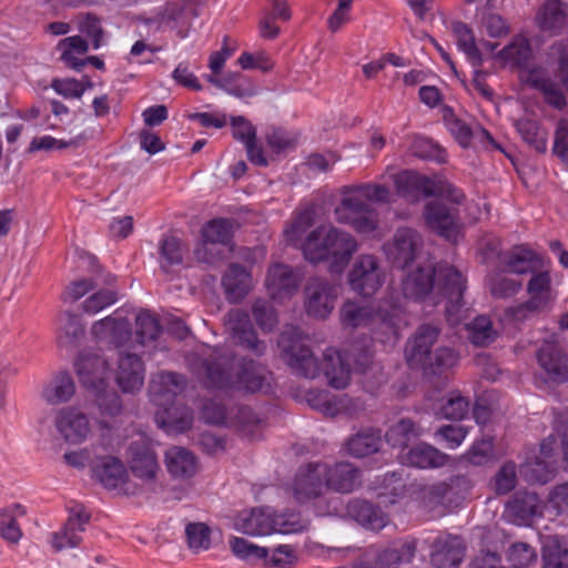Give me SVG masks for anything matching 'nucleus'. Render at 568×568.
<instances>
[{"instance_id": "a18cd8bd", "label": "nucleus", "mask_w": 568, "mask_h": 568, "mask_svg": "<svg viewBox=\"0 0 568 568\" xmlns=\"http://www.w3.org/2000/svg\"><path fill=\"white\" fill-rule=\"evenodd\" d=\"M566 8L557 0L546 2L537 13V22L542 31L554 32L561 28L566 19Z\"/></svg>"}, {"instance_id": "4c0bfd02", "label": "nucleus", "mask_w": 568, "mask_h": 568, "mask_svg": "<svg viewBox=\"0 0 568 568\" xmlns=\"http://www.w3.org/2000/svg\"><path fill=\"white\" fill-rule=\"evenodd\" d=\"M527 291L530 307L538 312L547 310L556 298L548 272L535 273L528 282Z\"/></svg>"}, {"instance_id": "a878e982", "label": "nucleus", "mask_w": 568, "mask_h": 568, "mask_svg": "<svg viewBox=\"0 0 568 568\" xmlns=\"http://www.w3.org/2000/svg\"><path fill=\"white\" fill-rule=\"evenodd\" d=\"M519 77L523 82L539 90L542 93L545 101L549 105L558 110H561L566 106L567 101L564 92L555 82L548 78L544 68H523Z\"/></svg>"}, {"instance_id": "f704fd0d", "label": "nucleus", "mask_w": 568, "mask_h": 568, "mask_svg": "<svg viewBox=\"0 0 568 568\" xmlns=\"http://www.w3.org/2000/svg\"><path fill=\"white\" fill-rule=\"evenodd\" d=\"M544 503L535 493H519L506 507V515L517 525H526L542 514Z\"/></svg>"}, {"instance_id": "2f4dec72", "label": "nucleus", "mask_w": 568, "mask_h": 568, "mask_svg": "<svg viewBox=\"0 0 568 568\" xmlns=\"http://www.w3.org/2000/svg\"><path fill=\"white\" fill-rule=\"evenodd\" d=\"M542 257L526 246L515 247L500 256V265L505 272L510 274L534 273L541 267Z\"/></svg>"}, {"instance_id": "79ce46f5", "label": "nucleus", "mask_w": 568, "mask_h": 568, "mask_svg": "<svg viewBox=\"0 0 568 568\" xmlns=\"http://www.w3.org/2000/svg\"><path fill=\"white\" fill-rule=\"evenodd\" d=\"M135 336L131 335V339H129V347L142 348L149 342L154 341L160 334V325L158 320L151 315L149 312H141L136 315L135 320Z\"/></svg>"}, {"instance_id": "412c9836", "label": "nucleus", "mask_w": 568, "mask_h": 568, "mask_svg": "<svg viewBox=\"0 0 568 568\" xmlns=\"http://www.w3.org/2000/svg\"><path fill=\"white\" fill-rule=\"evenodd\" d=\"M301 274L284 264L272 265L266 275V290L271 298L282 303L293 297L300 286Z\"/></svg>"}, {"instance_id": "7ed1b4c3", "label": "nucleus", "mask_w": 568, "mask_h": 568, "mask_svg": "<svg viewBox=\"0 0 568 568\" xmlns=\"http://www.w3.org/2000/svg\"><path fill=\"white\" fill-rule=\"evenodd\" d=\"M466 281L460 272L450 265L432 263L419 266L409 272L403 281L402 292L406 300L429 301L438 304L442 298L447 300L445 310L447 320L452 325H457L464 320L463 293Z\"/></svg>"}, {"instance_id": "c85d7f7f", "label": "nucleus", "mask_w": 568, "mask_h": 568, "mask_svg": "<svg viewBox=\"0 0 568 568\" xmlns=\"http://www.w3.org/2000/svg\"><path fill=\"white\" fill-rule=\"evenodd\" d=\"M416 552L414 540H396L375 551V568H399L413 560Z\"/></svg>"}, {"instance_id": "9b49d317", "label": "nucleus", "mask_w": 568, "mask_h": 568, "mask_svg": "<svg viewBox=\"0 0 568 568\" xmlns=\"http://www.w3.org/2000/svg\"><path fill=\"white\" fill-rule=\"evenodd\" d=\"M235 50L236 44L231 43L229 38H224L221 50H217L210 55L209 68L213 74L209 77V81L236 98L252 97L256 94L255 87L248 80L243 79L239 72H231L223 79H219L216 77L222 71L226 60L233 55Z\"/></svg>"}, {"instance_id": "9d476101", "label": "nucleus", "mask_w": 568, "mask_h": 568, "mask_svg": "<svg viewBox=\"0 0 568 568\" xmlns=\"http://www.w3.org/2000/svg\"><path fill=\"white\" fill-rule=\"evenodd\" d=\"M385 280L386 274L378 257L371 253L359 254L347 273L349 287L363 297L375 295Z\"/></svg>"}, {"instance_id": "20e7f679", "label": "nucleus", "mask_w": 568, "mask_h": 568, "mask_svg": "<svg viewBox=\"0 0 568 568\" xmlns=\"http://www.w3.org/2000/svg\"><path fill=\"white\" fill-rule=\"evenodd\" d=\"M339 321L344 327L368 328L375 338L385 346H394L400 332L408 325V315L404 304L389 292L377 304H363L347 300L341 307Z\"/></svg>"}, {"instance_id": "5fc2aeb1", "label": "nucleus", "mask_w": 568, "mask_h": 568, "mask_svg": "<svg viewBox=\"0 0 568 568\" xmlns=\"http://www.w3.org/2000/svg\"><path fill=\"white\" fill-rule=\"evenodd\" d=\"M516 128L527 143L534 145L538 151L546 150V134L536 121L520 119L516 122Z\"/></svg>"}, {"instance_id": "dca6fc26", "label": "nucleus", "mask_w": 568, "mask_h": 568, "mask_svg": "<svg viewBox=\"0 0 568 568\" xmlns=\"http://www.w3.org/2000/svg\"><path fill=\"white\" fill-rule=\"evenodd\" d=\"M203 417L210 424L229 425L250 439H256L261 428L260 419L248 407H239L236 414L229 418L224 407L215 404L206 405Z\"/></svg>"}, {"instance_id": "bb28decb", "label": "nucleus", "mask_w": 568, "mask_h": 568, "mask_svg": "<svg viewBox=\"0 0 568 568\" xmlns=\"http://www.w3.org/2000/svg\"><path fill=\"white\" fill-rule=\"evenodd\" d=\"M465 556V544L458 536L440 535L433 544L432 564L436 568H454Z\"/></svg>"}, {"instance_id": "423d86ee", "label": "nucleus", "mask_w": 568, "mask_h": 568, "mask_svg": "<svg viewBox=\"0 0 568 568\" xmlns=\"http://www.w3.org/2000/svg\"><path fill=\"white\" fill-rule=\"evenodd\" d=\"M389 189L377 183L345 186L341 202L334 210L336 222L352 226L357 233L373 234L378 226L377 214L371 203L390 202Z\"/></svg>"}, {"instance_id": "8fccbe9b", "label": "nucleus", "mask_w": 568, "mask_h": 568, "mask_svg": "<svg viewBox=\"0 0 568 568\" xmlns=\"http://www.w3.org/2000/svg\"><path fill=\"white\" fill-rule=\"evenodd\" d=\"M62 50V60L73 69H80L84 65V60H79L75 54H84L89 45L84 39L79 36L68 37L59 42Z\"/></svg>"}, {"instance_id": "72a5a7b5", "label": "nucleus", "mask_w": 568, "mask_h": 568, "mask_svg": "<svg viewBox=\"0 0 568 568\" xmlns=\"http://www.w3.org/2000/svg\"><path fill=\"white\" fill-rule=\"evenodd\" d=\"M232 235V225L223 219L212 220L202 229V244L195 250V257L200 262H213L212 254L207 253V244H226Z\"/></svg>"}, {"instance_id": "1a4fd4ad", "label": "nucleus", "mask_w": 568, "mask_h": 568, "mask_svg": "<svg viewBox=\"0 0 568 568\" xmlns=\"http://www.w3.org/2000/svg\"><path fill=\"white\" fill-rule=\"evenodd\" d=\"M398 196L409 202L422 197L436 196L459 204L464 193L443 178L429 179L414 171H400L390 176Z\"/></svg>"}, {"instance_id": "774afa93", "label": "nucleus", "mask_w": 568, "mask_h": 568, "mask_svg": "<svg viewBox=\"0 0 568 568\" xmlns=\"http://www.w3.org/2000/svg\"><path fill=\"white\" fill-rule=\"evenodd\" d=\"M469 403L458 394H452L442 406V414L447 419H462L467 414Z\"/></svg>"}, {"instance_id": "338daca9", "label": "nucleus", "mask_w": 568, "mask_h": 568, "mask_svg": "<svg viewBox=\"0 0 568 568\" xmlns=\"http://www.w3.org/2000/svg\"><path fill=\"white\" fill-rule=\"evenodd\" d=\"M51 87L58 94L67 99H80L87 90V85L75 79H55Z\"/></svg>"}, {"instance_id": "c756f323", "label": "nucleus", "mask_w": 568, "mask_h": 568, "mask_svg": "<svg viewBox=\"0 0 568 568\" xmlns=\"http://www.w3.org/2000/svg\"><path fill=\"white\" fill-rule=\"evenodd\" d=\"M400 464L416 468H437L448 463L449 457L432 445L417 444L407 452L398 453Z\"/></svg>"}, {"instance_id": "7c9ffc66", "label": "nucleus", "mask_w": 568, "mask_h": 568, "mask_svg": "<svg viewBox=\"0 0 568 568\" xmlns=\"http://www.w3.org/2000/svg\"><path fill=\"white\" fill-rule=\"evenodd\" d=\"M306 400L314 409L332 417L341 414L352 415L357 409V404L347 396L335 397L326 390H311L306 394Z\"/></svg>"}, {"instance_id": "b1692460", "label": "nucleus", "mask_w": 568, "mask_h": 568, "mask_svg": "<svg viewBox=\"0 0 568 568\" xmlns=\"http://www.w3.org/2000/svg\"><path fill=\"white\" fill-rule=\"evenodd\" d=\"M225 328L235 344L257 354L263 353L264 344L257 339L248 314L240 308L230 311L224 321Z\"/></svg>"}, {"instance_id": "ea45409f", "label": "nucleus", "mask_w": 568, "mask_h": 568, "mask_svg": "<svg viewBox=\"0 0 568 568\" xmlns=\"http://www.w3.org/2000/svg\"><path fill=\"white\" fill-rule=\"evenodd\" d=\"M165 465L175 478H187L196 471L194 455L182 447H172L165 453Z\"/></svg>"}, {"instance_id": "0e129e2a", "label": "nucleus", "mask_w": 568, "mask_h": 568, "mask_svg": "<svg viewBox=\"0 0 568 568\" xmlns=\"http://www.w3.org/2000/svg\"><path fill=\"white\" fill-rule=\"evenodd\" d=\"M266 558H268V562L274 567L292 568L298 561V554L291 545H280Z\"/></svg>"}, {"instance_id": "49530a36", "label": "nucleus", "mask_w": 568, "mask_h": 568, "mask_svg": "<svg viewBox=\"0 0 568 568\" xmlns=\"http://www.w3.org/2000/svg\"><path fill=\"white\" fill-rule=\"evenodd\" d=\"M544 568H568V549L557 536H548L542 547Z\"/></svg>"}, {"instance_id": "39448f33", "label": "nucleus", "mask_w": 568, "mask_h": 568, "mask_svg": "<svg viewBox=\"0 0 568 568\" xmlns=\"http://www.w3.org/2000/svg\"><path fill=\"white\" fill-rule=\"evenodd\" d=\"M278 346L282 349L283 357L296 373L307 378H314L320 374L321 367L317 359L305 346L298 329L291 328L283 332L278 339ZM322 365V369L332 387L344 388L348 385L351 379L349 363L339 351L327 348Z\"/></svg>"}, {"instance_id": "a19ab883", "label": "nucleus", "mask_w": 568, "mask_h": 568, "mask_svg": "<svg viewBox=\"0 0 568 568\" xmlns=\"http://www.w3.org/2000/svg\"><path fill=\"white\" fill-rule=\"evenodd\" d=\"M26 514L21 505L0 508V536L9 544H18L22 538V530L18 519Z\"/></svg>"}, {"instance_id": "e433bc0d", "label": "nucleus", "mask_w": 568, "mask_h": 568, "mask_svg": "<svg viewBox=\"0 0 568 568\" xmlns=\"http://www.w3.org/2000/svg\"><path fill=\"white\" fill-rule=\"evenodd\" d=\"M326 484L328 490L337 493H351L359 484V471L349 463L327 464Z\"/></svg>"}, {"instance_id": "2eb2a0df", "label": "nucleus", "mask_w": 568, "mask_h": 568, "mask_svg": "<svg viewBox=\"0 0 568 568\" xmlns=\"http://www.w3.org/2000/svg\"><path fill=\"white\" fill-rule=\"evenodd\" d=\"M304 294L306 313L312 317L325 320L335 307L338 286L324 278L314 277L308 281Z\"/></svg>"}, {"instance_id": "69168bd1", "label": "nucleus", "mask_w": 568, "mask_h": 568, "mask_svg": "<svg viewBox=\"0 0 568 568\" xmlns=\"http://www.w3.org/2000/svg\"><path fill=\"white\" fill-rule=\"evenodd\" d=\"M493 453V440L490 438H483L476 440L463 458L471 465H484L487 463Z\"/></svg>"}, {"instance_id": "f3484780", "label": "nucleus", "mask_w": 568, "mask_h": 568, "mask_svg": "<svg viewBox=\"0 0 568 568\" xmlns=\"http://www.w3.org/2000/svg\"><path fill=\"white\" fill-rule=\"evenodd\" d=\"M457 48L474 68L483 65L484 61L494 57L498 44L489 41H476L473 30L462 21L450 24Z\"/></svg>"}, {"instance_id": "de8ad7c7", "label": "nucleus", "mask_w": 568, "mask_h": 568, "mask_svg": "<svg viewBox=\"0 0 568 568\" xmlns=\"http://www.w3.org/2000/svg\"><path fill=\"white\" fill-rule=\"evenodd\" d=\"M381 436L373 430L362 432L349 438L346 444V450L354 457H365L378 450Z\"/></svg>"}, {"instance_id": "4468645a", "label": "nucleus", "mask_w": 568, "mask_h": 568, "mask_svg": "<svg viewBox=\"0 0 568 568\" xmlns=\"http://www.w3.org/2000/svg\"><path fill=\"white\" fill-rule=\"evenodd\" d=\"M420 246L422 237L415 230L400 227L382 248L386 260L394 267L405 268L416 258Z\"/></svg>"}, {"instance_id": "393cba45", "label": "nucleus", "mask_w": 568, "mask_h": 568, "mask_svg": "<svg viewBox=\"0 0 568 568\" xmlns=\"http://www.w3.org/2000/svg\"><path fill=\"white\" fill-rule=\"evenodd\" d=\"M89 521L88 513L81 508L75 507L65 525L58 531L53 532L50 537V544L55 551L75 548L80 545L84 531V527Z\"/></svg>"}, {"instance_id": "37998d69", "label": "nucleus", "mask_w": 568, "mask_h": 568, "mask_svg": "<svg viewBox=\"0 0 568 568\" xmlns=\"http://www.w3.org/2000/svg\"><path fill=\"white\" fill-rule=\"evenodd\" d=\"M420 428L409 419H400L393 425L386 433V442L394 448H398L399 453L407 452V445L413 439L419 437Z\"/></svg>"}, {"instance_id": "0eeeda50", "label": "nucleus", "mask_w": 568, "mask_h": 568, "mask_svg": "<svg viewBox=\"0 0 568 568\" xmlns=\"http://www.w3.org/2000/svg\"><path fill=\"white\" fill-rule=\"evenodd\" d=\"M184 384V378L175 373L156 374L150 382V398L159 407L155 422L169 435L183 433L192 424L190 409L174 405V398L183 390Z\"/></svg>"}, {"instance_id": "5701e85b", "label": "nucleus", "mask_w": 568, "mask_h": 568, "mask_svg": "<svg viewBox=\"0 0 568 568\" xmlns=\"http://www.w3.org/2000/svg\"><path fill=\"white\" fill-rule=\"evenodd\" d=\"M426 224L448 241L456 242L460 233V224L455 209L447 207L439 201H432L425 206Z\"/></svg>"}, {"instance_id": "ddd939ff", "label": "nucleus", "mask_w": 568, "mask_h": 568, "mask_svg": "<svg viewBox=\"0 0 568 568\" xmlns=\"http://www.w3.org/2000/svg\"><path fill=\"white\" fill-rule=\"evenodd\" d=\"M92 477L104 488L119 494H134L124 464L115 456H101L92 460Z\"/></svg>"}, {"instance_id": "473e14b6", "label": "nucleus", "mask_w": 568, "mask_h": 568, "mask_svg": "<svg viewBox=\"0 0 568 568\" xmlns=\"http://www.w3.org/2000/svg\"><path fill=\"white\" fill-rule=\"evenodd\" d=\"M222 285L227 301L237 303L253 288L252 274L239 264H231L223 276Z\"/></svg>"}, {"instance_id": "6e6d98bb", "label": "nucleus", "mask_w": 568, "mask_h": 568, "mask_svg": "<svg viewBox=\"0 0 568 568\" xmlns=\"http://www.w3.org/2000/svg\"><path fill=\"white\" fill-rule=\"evenodd\" d=\"M118 301V293L112 288L98 291L87 297L82 303V310L88 315H95Z\"/></svg>"}, {"instance_id": "cd10ccee", "label": "nucleus", "mask_w": 568, "mask_h": 568, "mask_svg": "<svg viewBox=\"0 0 568 568\" xmlns=\"http://www.w3.org/2000/svg\"><path fill=\"white\" fill-rule=\"evenodd\" d=\"M537 361L550 382L568 379V358L555 343H545L537 353Z\"/></svg>"}, {"instance_id": "3c124183", "label": "nucleus", "mask_w": 568, "mask_h": 568, "mask_svg": "<svg viewBox=\"0 0 568 568\" xmlns=\"http://www.w3.org/2000/svg\"><path fill=\"white\" fill-rule=\"evenodd\" d=\"M466 329L470 342L477 346L487 345L495 338L491 322L486 316H478L470 323H467Z\"/></svg>"}, {"instance_id": "a211bd4d", "label": "nucleus", "mask_w": 568, "mask_h": 568, "mask_svg": "<svg viewBox=\"0 0 568 568\" xmlns=\"http://www.w3.org/2000/svg\"><path fill=\"white\" fill-rule=\"evenodd\" d=\"M128 463L132 474L144 483L155 479L159 471L156 454L150 440L142 434L132 440L128 450Z\"/></svg>"}, {"instance_id": "f257e3e1", "label": "nucleus", "mask_w": 568, "mask_h": 568, "mask_svg": "<svg viewBox=\"0 0 568 568\" xmlns=\"http://www.w3.org/2000/svg\"><path fill=\"white\" fill-rule=\"evenodd\" d=\"M91 331L98 339L114 344L116 351L110 349V354L84 353L74 366L80 383L97 394L103 417L99 420L101 445L114 449L120 442L113 437V426L104 418L116 416L121 412V403L115 392L108 390L111 377H114L122 392L134 393L144 384L145 367L138 354L139 348L129 347L130 322L121 316L120 310L95 322Z\"/></svg>"}, {"instance_id": "13d9d810", "label": "nucleus", "mask_w": 568, "mask_h": 568, "mask_svg": "<svg viewBox=\"0 0 568 568\" xmlns=\"http://www.w3.org/2000/svg\"><path fill=\"white\" fill-rule=\"evenodd\" d=\"M409 151L413 155L422 159H434L437 162L446 161L445 151L432 140L424 136H414L410 142Z\"/></svg>"}, {"instance_id": "680f3d73", "label": "nucleus", "mask_w": 568, "mask_h": 568, "mask_svg": "<svg viewBox=\"0 0 568 568\" xmlns=\"http://www.w3.org/2000/svg\"><path fill=\"white\" fill-rule=\"evenodd\" d=\"M252 311L255 322L262 331H272L277 324V314L267 301L262 298L256 300Z\"/></svg>"}, {"instance_id": "6ab92c4d", "label": "nucleus", "mask_w": 568, "mask_h": 568, "mask_svg": "<svg viewBox=\"0 0 568 568\" xmlns=\"http://www.w3.org/2000/svg\"><path fill=\"white\" fill-rule=\"evenodd\" d=\"M54 425L64 442L73 445L84 443L91 435L88 416L77 407H63L54 417Z\"/></svg>"}, {"instance_id": "58836bf2", "label": "nucleus", "mask_w": 568, "mask_h": 568, "mask_svg": "<svg viewBox=\"0 0 568 568\" xmlns=\"http://www.w3.org/2000/svg\"><path fill=\"white\" fill-rule=\"evenodd\" d=\"M74 393L72 377L65 372H60L44 385L42 398L49 404H61L70 400Z\"/></svg>"}, {"instance_id": "f8f14e48", "label": "nucleus", "mask_w": 568, "mask_h": 568, "mask_svg": "<svg viewBox=\"0 0 568 568\" xmlns=\"http://www.w3.org/2000/svg\"><path fill=\"white\" fill-rule=\"evenodd\" d=\"M327 463H310L301 466L291 484V493L298 504L317 500L328 490L326 484Z\"/></svg>"}, {"instance_id": "aec40b11", "label": "nucleus", "mask_w": 568, "mask_h": 568, "mask_svg": "<svg viewBox=\"0 0 568 568\" xmlns=\"http://www.w3.org/2000/svg\"><path fill=\"white\" fill-rule=\"evenodd\" d=\"M232 527L252 537L274 534V511L270 507H253L243 509L233 518Z\"/></svg>"}, {"instance_id": "f03ea898", "label": "nucleus", "mask_w": 568, "mask_h": 568, "mask_svg": "<svg viewBox=\"0 0 568 568\" xmlns=\"http://www.w3.org/2000/svg\"><path fill=\"white\" fill-rule=\"evenodd\" d=\"M314 223L313 206L296 210L284 229L286 242L298 248L310 263H326L331 273H343L358 250L357 240L351 233L331 224L313 229Z\"/></svg>"}, {"instance_id": "c03bdc74", "label": "nucleus", "mask_w": 568, "mask_h": 568, "mask_svg": "<svg viewBox=\"0 0 568 568\" xmlns=\"http://www.w3.org/2000/svg\"><path fill=\"white\" fill-rule=\"evenodd\" d=\"M530 54L531 49L528 40L523 36H517L504 49L497 53L494 52L493 58L499 59L506 64L521 67L528 61Z\"/></svg>"}, {"instance_id": "c9c22d12", "label": "nucleus", "mask_w": 568, "mask_h": 568, "mask_svg": "<svg viewBox=\"0 0 568 568\" xmlns=\"http://www.w3.org/2000/svg\"><path fill=\"white\" fill-rule=\"evenodd\" d=\"M346 511L352 519L369 530L378 531L388 524V516L365 500L349 501Z\"/></svg>"}, {"instance_id": "603ef678", "label": "nucleus", "mask_w": 568, "mask_h": 568, "mask_svg": "<svg viewBox=\"0 0 568 568\" xmlns=\"http://www.w3.org/2000/svg\"><path fill=\"white\" fill-rule=\"evenodd\" d=\"M310 520L300 514H275L274 513V534H297L307 529Z\"/></svg>"}, {"instance_id": "09e8293b", "label": "nucleus", "mask_w": 568, "mask_h": 568, "mask_svg": "<svg viewBox=\"0 0 568 568\" xmlns=\"http://www.w3.org/2000/svg\"><path fill=\"white\" fill-rule=\"evenodd\" d=\"M184 247L181 241L174 236L164 237L160 245V265L169 273L175 265H180L183 260Z\"/></svg>"}, {"instance_id": "4be33fe9", "label": "nucleus", "mask_w": 568, "mask_h": 568, "mask_svg": "<svg viewBox=\"0 0 568 568\" xmlns=\"http://www.w3.org/2000/svg\"><path fill=\"white\" fill-rule=\"evenodd\" d=\"M439 329L432 325H422L413 337L407 341L405 358L412 368H423L429 364L432 347L437 341Z\"/></svg>"}, {"instance_id": "e2e57ef3", "label": "nucleus", "mask_w": 568, "mask_h": 568, "mask_svg": "<svg viewBox=\"0 0 568 568\" xmlns=\"http://www.w3.org/2000/svg\"><path fill=\"white\" fill-rule=\"evenodd\" d=\"M230 547L234 555L242 559L267 557L266 548L258 547L241 537H232L230 539Z\"/></svg>"}, {"instance_id": "bf43d9fd", "label": "nucleus", "mask_w": 568, "mask_h": 568, "mask_svg": "<svg viewBox=\"0 0 568 568\" xmlns=\"http://www.w3.org/2000/svg\"><path fill=\"white\" fill-rule=\"evenodd\" d=\"M479 29L490 38H503L510 31L507 21L497 13H483L479 18Z\"/></svg>"}, {"instance_id": "6e6552de", "label": "nucleus", "mask_w": 568, "mask_h": 568, "mask_svg": "<svg viewBox=\"0 0 568 568\" xmlns=\"http://www.w3.org/2000/svg\"><path fill=\"white\" fill-rule=\"evenodd\" d=\"M203 371L207 382L217 388L256 393L271 386L270 372L254 361L236 362L220 356L216 363L204 364Z\"/></svg>"}, {"instance_id": "052dcab7", "label": "nucleus", "mask_w": 568, "mask_h": 568, "mask_svg": "<svg viewBox=\"0 0 568 568\" xmlns=\"http://www.w3.org/2000/svg\"><path fill=\"white\" fill-rule=\"evenodd\" d=\"M210 528L203 523L189 524L185 528L189 547L194 551L209 549L211 545Z\"/></svg>"}, {"instance_id": "864d4df0", "label": "nucleus", "mask_w": 568, "mask_h": 568, "mask_svg": "<svg viewBox=\"0 0 568 568\" xmlns=\"http://www.w3.org/2000/svg\"><path fill=\"white\" fill-rule=\"evenodd\" d=\"M458 362V355L449 347H438L432 354L429 364L422 369L429 374H440L454 367Z\"/></svg>"}, {"instance_id": "4d7b16f0", "label": "nucleus", "mask_w": 568, "mask_h": 568, "mask_svg": "<svg viewBox=\"0 0 568 568\" xmlns=\"http://www.w3.org/2000/svg\"><path fill=\"white\" fill-rule=\"evenodd\" d=\"M501 268L489 278V287L493 295L497 297H507L515 294L521 286V283L510 276Z\"/></svg>"}]
</instances>
